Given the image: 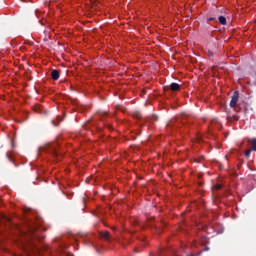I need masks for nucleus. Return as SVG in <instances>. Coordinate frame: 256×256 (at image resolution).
Listing matches in <instances>:
<instances>
[{
    "instance_id": "f257e3e1",
    "label": "nucleus",
    "mask_w": 256,
    "mask_h": 256,
    "mask_svg": "<svg viewBox=\"0 0 256 256\" xmlns=\"http://www.w3.org/2000/svg\"><path fill=\"white\" fill-rule=\"evenodd\" d=\"M30 237L31 239H36L37 241H41V239H43V236L39 235V230L37 227L30 228Z\"/></svg>"
},
{
    "instance_id": "f03ea898",
    "label": "nucleus",
    "mask_w": 256,
    "mask_h": 256,
    "mask_svg": "<svg viewBox=\"0 0 256 256\" xmlns=\"http://www.w3.org/2000/svg\"><path fill=\"white\" fill-rule=\"evenodd\" d=\"M239 101V91H235L231 97L230 107L233 109L237 107V102Z\"/></svg>"
},
{
    "instance_id": "7ed1b4c3",
    "label": "nucleus",
    "mask_w": 256,
    "mask_h": 256,
    "mask_svg": "<svg viewBox=\"0 0 256 256\" xmlns=\"http://www.w3.org/2000/svg\"><path fill=\"white\" fill-rule=\"evenodd\" d=\"M47 153H51V155H54V157H57L59 155V152L57 151V143L50 144L46 148Z\"/></svg>"
},
{
    "instance_id": "20e7f679",
    "label": "nucleus",
    "mask_w": 256,
    "mask_h": 256,
    "mask_svg": "<svg viewBox=\"0 0 256 256\" xmlns=\"http://www.w3.org/2000/svg\"><path fill=\"white\" fill-rule=\"evenodd\" d=\"M99 235L101 239H104V241H108V243L111 242V234H109V232L102 231L99 233Z\"/></svg>"
},
{
    "instance_id": "39448f33",
    "label": "nucleus",
    "mask_w": 256,
    "mask_h": 256,
    "mask_svg": "<svg viewBox=\"0 0 256 256\" xmlns=\"http://www.w3.org/2000/svg\"><path fill=\"white\" fill-rule=\"evenodd\" d=\"M51 77L53 81H59V71L58 70H52Z\"/></svg>"
},
{
    "instance_id": "423d86ee",
    "label": "nucleus",
    "mask_w": 256,
    "mask_h": 256,
    "mask_svg": "<svg viewBox=\"0 0 256 256\" xmlns=\"http://www.w3.org/2000/svg\"><path fill=\"white\" fill-rule=\"evenodd\" d=\"M169 88L172 90V91H179L181 89V85L173 82L170 84Z\"/></svg>"
},
{
    "instance_id": "0eeeda50",
    "label": "nucleus",
    "mask_w": 256,
    "mask_h": 256,
    "mask_svg": "<svg viewBox=\"0 0 256 256\" xmlns=\"http://www.w3.org/2000/svg\"><path fill=\"white\" fill-rule=\"evenodd\" d=\"M218 21L220 25H227V18H225L224 16H219Z\"/></svg>"
},
{
    "instance_id": "6e6552de",
    "label": "nucleus",
    "mask_w": 256,
    "mask_h": 256,
    "mask_svg": "<svg viewBox=\"0 0 256 256\" xmlns=\"http://www.w3.org/2000/svg\"><path fill=\"white\" fill-rule=\"evenodd\" d=\"M252 151H256V138L250 140Z\"/></svg>"
},
{
    "instance_id": "1a4fd4ad",
    "label": "nucleus",
    "mask_w": 256,
    "mask_h": 256,
    "mask_svg": "<svg viewBox=\"0 0 256 256\" xmlns=\"http://www.w3.org/2000/svg\"><path fill=\"white\" fill-rule=\"evenodd\" d=\"M133 117H134V119H142V115H141V112H134L133 113Z\"/></svg>"
},
{
    "instance_id": "9d476101",
    "label": "nucleus",
    "mask_w": 256,
    "mask_h": 256,
    "mask_svg": "<svg viewBox=\"0 0 256 256\" xmlns=\"http://www.w3.org/2000/svg\"><path fill=\"white\" fill-rule=\"evenodd\" d=\"M251 151H253L252 148L246 150V151H245V157H249V156L251 155Z\"/></svg>"
},
{
    "instance_id": "9b49d317",
    "label": "nucleus",
    "mask_w": 256,
    "mask_h": 256,
    "mask_svg": "<svg viewBox=\"0 0 256 256\" xmlns=\"http://www.w3.org/2000/svg\"><path fill=\"white\" fill-rule=\"evenodd\" d=\"M207 21H217V17L216 16L208 17Z\"/></svg>"
},
{
    "instance_id": "f8f14e48",
    "label": "nucleus",
    "mask_w": 256,
    "mask_h": 256,
    "mask_svg": "<svg viewBox=\"0 0 256 256\" xmlns=\"http://www.w3.org/2000/svg\"><path fill=\"white\" fill-rule=\"evenodd\" d=\"M203 159V156H201L200 158H196L194 159L195 163H201V160Z\"/></svg>"
},
{
    "instance_id": "ddd939ff",
    "label": "nucleus",
    "mask_w": 256,
    "mask_h": 256,
    "mask_svg": "<svg viewBox=\"0 0 256 256\" xmlns=\"http://www.w3.org/2000/svg\"><path fill=\"white\" fill-rule=\"evenodd\" d=\"M222 187H223V185L217 184V185L215 186V189H217V191H219V189H222Z\"/></svg>"
},
{
    "instance_id": "4468645a",
    "label": "nucleus",
    "mask_w": 256,
    "mask_h": 256,
    "mask_svg": "<svg viewBox=\"0 0 256 256\" xmlns=\"http://www.w3.org/2000/svg\"><path fill=\"white\" fill-rule=\"evenodd\" d=\"M212 71H217V67H212Z\"/></svg>"
},
{
    "instance_id": "2eb2a0df",
    "label": "nucleus",
    "mask_w": 256,
    "mask_h": 256,
    "mask_svg": "<svg viewBox=\"0 0 256 256\" xmlns=\"http://www.w3.org/2000/svg\"><path fill=\"white\" fill-rule=\"evenodd\" d=\"M52 124L54 125V127H57V123H55V121H52Z\"/></svg>"
},
{
    "instance_id": "dca6fc26",
    "label": "nucleus",
    "mask_w": 256,
    "mask_h": 256,
    "mask_svg": "<svg viewBox=\"0 0 256 256\" xmlns=\"http://www.w3.org/2000/svg\"><path fill=\"white\" fill-rule=\"evenodd\" d=\"M7 157H8V159H9V161H13V160L11 159V156H9V154H7Z\"/></svg>"
},
{
    "instance_id": "f3484780",
    "label": "nucleus",
    "mask_w": 256,
    "mask_h": 256,
    "mask_svg": "<svg viewBox=\"0 0 256 256\" xmlns=\"http://www.w3.org/2000/svg\"><path fill=\"white\" fill-rule=\"evenodd\" d=\"M161 225H162L163 227H165L166 224H165L164 221H162V222H161Z\"/></svg>"
},
{
    "instance_id": "a211bd4d",
    "label": "nucleus",
    "mask_w": 256,
    "mask_h": 256,
    "mask_svg": "<svg viewBox=\"0 0 256 256\" xmlns=\"http://www.w3.org/2000/svg\"><path fill=\"white\" fill-rule=\"evenodd\" d=\"M199 186H200V187H203V182H199Z\"/></svg>"
},
{
    "instance_id": "6ab92c4d",
    "label": "nucleus",
    "mask_w": 256,
    "mask_h": 256,
    "mask_svg": "<svg viewBox=\"0 0 256 256\" xmlns=\"http://www.w3.org/2000/svg\"><path fill=\"white\" fill-rule=\"evenodd\" d=\"M158 231V233H161V230H157Z\"/></svg>"
}]
</instances>
